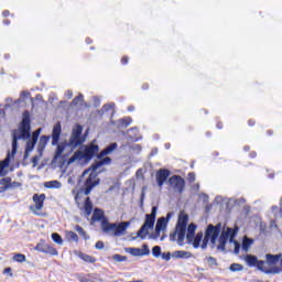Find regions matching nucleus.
Instances as JSON below:
<instances>
[{
  "instance_id": "obj_23",
  "label": "nucleus",
  "mask_w": 282,
  "mask_h": 282,
  "mask_svg": "<svg viewBox=\"0 0 282 282\" xmlns=\"http://www.w3.org/2000/svg\"><path fill=\"white\" fill-rule=\"evenodd\" d=\"M107 219V217H105V212H102V209H98L95 208L94 214H93V221H101Z\"/></svg>"
},
{
  "instance_id": "obj_55",
  "label": "nucleus",
  "mask_w": 282,
  "mask_h": 282,
  "mask_svg": "<svg viewBox=\"0 0 282 282\" xmlns=\"http://www.w3.org/2000/svg\"><path fill=\"white\" fill-rule=\"evenodd\" d=\"M142 87H143V89H149V85H147V84L143 85Z\"/></svg>"
},
{
  "instance_id": "obj_47",
  "label": "nucleus",
  "mask_w": 282,
  "mask_h": 282,
  "mask_svg": "<svg viewBox=\"0 0 282 282\" xmlns=\"http://www.w3.org/2000/svg\"><path fill=\"white\" fill-rule=\"evenodd\" d=\"M188 182L191 183L195 182V173L192 172L188 174Z\"/></svg>"
},
{
  "instance_id": "obj_60",
  "label": "nucleus",
  "mask_w": 282,
  "mask_h": 282,
  "mask_svg": "<svg viewBox=\"0 0 282 282\" xmlns=\"http://www.w3.org/2000/svg\"><path fill=\"white\" fill-rule=\"evenodd\" d=\"M218 129H221V126H218Z\"/></svg>"
},
{
  "instance_id": "obj_28",
  "label": "nucleus",
  "mask_w": 282,
  "mask_h": 282,
  "mask_svg": "<svg viewBox=\"0 0 282 282\" xmlns=\"http://www.w3.org/2000/svg\"><path fill=\"white\" fill-rule=\"evenodd\" d=\"M52 240L54 243H57V246H63V237H61V235L56 232L52 234Z\"/></svg>"
},
{
  "instance_id": "obj_16",
  "label": "nucleus",
  "mask_w": 282,
  "mask_h": 282,
  "mask_svg": "<svg viewBox=\"0 0 282 282\" xmlns=\"http://www.w3.org/2000/svg\"><path fill=\"white\" fill-rule=\"evenodd\" d=\"M169 175H171V172L169 170H159L156 173V183L159 188H162L164 186V182L169 180Z\"/></svg>"
},
{
  "instance_id": "obj_51",
  "label": "nucleus",
  "mask_w": 282,
  "mask_h": 282,
  "mask_svg": "<svg viewBox=\"0 0 282 282\" xmlns=\"http://www.w3.org/2000/svg\"><path fill=\"white\" fill-rule=\"evenodd\" d=\"M2 15L6 17H10V11H3Z\"/></svg>"
},
{
  "instance_id": "obj_43",
  "label": "nucleus",
  "mask_w": 282,
  "mask_h": 282,
  "mask_svg": "<svg viewBox=\"0 0 282 282\" xmlns=\"http://www.w3.org/2000/svg\"><path fill=\"white\" fill-rule=\"evenodd\" d=\"M115 105L113 104H107L104 106L102 110L104 111H110V109H113Z\"/></svg>"
},
{
  "instance_id": "obj_29",
  "label": "nucleus",
  "mask_w": 282,
  "mask_h": 282,
  "mask_svg": "<svg viewBox=\"0 0 282 282\" xmlns=\"http://www.w3.org/2000/svg\"><path fill=\"white\" fill-rule=\"evenodd\" d=\"M152 254L153 257H155L156 259H159V257L162 256V247L161 246H154L152 248Z\"/></svg>"
},
{
  "instance_id": "obj_1",
  "label": "nucleus",
  "mask_w": 282,
  "mask_h": 282,
  "mask_svg": "<svg viewBox=\"0 0 282 282\" xmlns=\"http://www.w3.org/2000/svg\"><path fill=\"white\" fill-rule=\"evenodd\" d=\"M30 111H24L20 127L12 132V150L11 152H8L7 158L0 162V175H6V169L10 166V161L14 160V155H17V150L19 149V140H28L24 151V160H28L30 153L34 151V147H36V142H39V135H41V129L35 130L32 134L30 133Z\"/></svg>"
},
{
  "instance_id": "obj_17",
  "label": "nucleus",
  "mask_w": 282,
  "mask_h": 282,
  "mask_svg": "<svg viewBox=\"0 0 282 282\" xmlns=\"http://www.w3.org/2000/svg\"><path fill=\"white\" fill-rule=\"evenodd\" d=\"M171 219V213L167 214L166 218L165 217H161L158 219L156 221V226L155 228L158 230H161L164 232V230H166V226H169V220Z\"/></svg>"
},
{
  "instance_id": "obj_24",
  "label": "nucleus",
  "mask_w": 282,
  "mask_h": 282,
  "mask_svg": "<svg viewBox=\"0 0 282 282\" xmlns=\"http://www.w3.org/2000/svg\"><path fill=\"white\" fill-rule=\"evenodd\" d=\"M84 210L86 217H89L91 215V212L94 210V205L91 203V198L87 197L84 204Z\"/></svg>"
},
{
  "instance_id": "obj_9",
  "label": "nucleus",
  "mask_w": 282,
  "mask_h": 282,
  "mask_svg": "<svg viewBox=\"0 0 282 282\" xmlns=\"http://www.w3.org/2000/svg\"><path fill=\"white\" fill-rule=\"evenodd\" d=\"M98 153V145L91 143L90 145L84 147V150H77L74 155L68 160V164L74 162H80V160H91L94 155Z\"/></svg>"
},
{
  "instance_id": "obj_18",
  "label": "nucleus",
  "mask_w": 282,
  "mask_h": 282,
  "mask_svg": "<svg viewBox=\"0 0 282 282\" xmlns=\"http://www.w3.org/2000/svg\"><path fill=\"white\" fill-rule=\"evenodd\" d=\"M197 231V225L191 223L187 227V232L185 231V237L187 241H193L195 232Z\"/></svg>"
},
{
  "instance_id": "obj_56",
  "label": "nucleus",
  "mask_w": 282,
  "mask_h": 282,
  "mask_svg": "<svg viewBox=\"0 0 282 282\" xmlns=\"http://www.w3.org/2000/svg\"><path fill=\"white\" fill-rule=\"evenodd\" d=\"M134 149H141L140 144H135Z\"/></svg>"
},
{
  "instance_id": "obj_11",
  "label": "nucleus",
  "mask_w": 282,
  "mask_h": 282,
  "mask_svg": "<svg viewBox=\"0 0 282 282\" xmlns=\"http://www.w3.org/2000/svg\"><path fill=\"white\" fill-rule=\"evenodd\" d=\"M61 133H62V128H61V122H57L54 127H53V132H52V145L56 147V151H55V160H58V158H61L63 155V152L65 151V149H67V142H62L58 144V141L61 140Z\"/></svg>"
},
{
  "instance_id": "obj_32",
  "label": "nucleus",
  "mask_w": 282,
  "mask_h": 282,
  "mask_svg": "<svg viewBox=\"0 0 282 282\" xmlns=\"http://www.w3.org/2000/svg\"><path fill=\"white\" fill-rule=\"evenodd\" d=\"M26 98H30V91L23 90V91L20 94V98L18 99V102H25V99H26Z\"/></svg>"
},
{
  "instance_id": "obj_33",
  "label": "nucleus",
  "mask_w": 282,
  "mask_h": 282,
  "mask_svg": "<svg viewBox=\"0 0 282 282\" xmlns=\"http://www.w3.org/2000/svg\"><path fill=\"white\" fill-rule=\"evenodd\" d=\"M75 230H76V232H78V235H80V237H83V238H85V239H89L88 237H87V232H85V229H83V227H80V226H76L75 227Z\"/></svg>"
},
{
  "instance_id": "obj_35",
  "label": "nucleus",
  "mask_w": 282,
  "mask_h": 282,
  "mask_svg": "<svg viewBox=\"0 0 282 282\" xmlns=\"http://www.w3.org/2000/svg\"><path fill=\"white\" fill-rule=\"evenodd\" d=\"M67 238L69 239V241H78V235H76V232L74 231H68Z\"/></svg>"
},
{
  "instance_id": "obj_34",
  "label": "nucleus",
  "mask_w": 282,
  "mask_h": 282,
  "mask_svg": "<svg viewBox=\"0 0 282 282\" xmlns=\"http://www.w3.org/2000/svg\"><path fill=\"white\" fill-rule=\"evenodd\" d=\"M82 259H83V261H86V263H96V258H94L89 254H83Z\"/></svg>"
},
{
  "instance_id": "obj_27",
  "label": "nucleus",
  "mask_w": 282,
  "mask_h": 282,
  "mask_svg": "<svg viewBox=\"0 0 282 282\" xmlns=\"http://www.w3.org/2000/svg\"><path fill=\"white\" fill-rule=\"evenodd\" d=\"M13 261H17L18 263H25V261H26L25 254H23V253H15L13 256Z\"/></svg>"
},
{
  "instance_id": "obj_20",
  "label": "nucleus",
  "mask_w": 282,
  "mask_h": 282,
  "mask_svg": "<svg viewBox=\"0 0 282 282\" xmlns=\"http://www.w3.org/2000/svg\"><path fill=\"white\" fill-rule=\"evenodd\" d=\"M204 239V232H198L196 236L192 238V241H187V243L193 245V248H199L202 240Z\"/></svg>"
},
{
  "instance_id": "obj_58",
  "label": "nucleus",
  "mask_w": 282,
  "mask_h": 282,
  "mask_svg": "<svg viewBox=\"0 0 282 282\" xmlns=\"http://www.w3.org/2000/svg\"><path fill=\"white\" fill-rule=\"evenodd\" d=\"M161 241H164V236H163V237H161Z\"/></svg>"
},
{
  "instance_id": "obj_46",
  "label": "nucleus",
  "mask_w": 282,
  "mask_h": 282,
  "mask_svg": "<svg viewBox=\"0 0 282 282\" xmlns=\"http://www.w3.org/2000/svg\"><path fill=\"white\" fill-rule=\"evenodd\" d=\"M3 274H9L10 276H13L12 268H6L4 271H3Z\"/></svg>"
},
{
  "instance_id": "obj_14",
  "label": "nucleus",
  "mask_w": 282,
  "mask_h": 282,
  "mask_svg": "<svg viewBox=\"0 0 282 282\" xmlns=\"http://www.w3.org/2000/svg\"><path fill=\"white\" fill-rule=\"evenodd\" d=\"M126 252H129L132 257H149L151 250H149V245H143L142 249L140 248H127Z\"/></svg>"
},
{
  "instance_id": "obj_54",
  "label": "nucleus",
  "mask_w": 282,
  "mask_h": 282,
  "mask_svg": "<svg viewBox=\"0 0 282 282\" xmlns=\"http://www.w3.org/2000/svg\"><path fill=\"white\" fill-rule=\"evenodd\" d=\"M4 25H10V22L8 20L3 21Z\"/></svg>"
},
{
  "instance_id": "obj_25",
  "label": "nucleus",
  "mask_w": 282,
  "mask_h": 282,
  "mask_svg": "<svg viewBox=\"0 0 282 282\" xmlns=\"http://www.w3.org/2000/svg\"><path fill=\"white\" fill-rule=\"evenodd\" d=\"M45 188H63V183L59 181H48L44 183Z\"/></svg>"
},
{
  "instance_id": "obj_12",
  "label": "nucleus",
  "mask_w": 282,
  "mask_h": 282,
  "mask_svg": "<svg viewBox=\"0 0 282 282\" xmlns=\"http://www.w3.org/2000/svg\"><path fill=\"white\" fill-rule=\"evenodd\" d=\"M33 202L34 205H31L29 207V209L31 210V213H33V215H41V213H39V210H43V206L45 204V194H34L33 195Z\"/></svg>"
},
{
  "instance_id": "obj_15",
  "label": "nucleus",
  "mask_w": 282,
  "mask_h": 282,
  "mask_svg": "<svg viewBox=\"0 0 282 282\" xmlns=\"http://www.w3.org/2000/svg\"><path fill=\"white\" fill-rule=\"evenodd\" d=\"M35 250L37 252H43L44 254H51V257L58 256V251L54 247H52L47 243H37L35 246Z\"/></svg>"
},
{
  "instance_id": "obj_38",
  "label": "nucleus",
  "mask_w": 282,
  "mask_h": 282,
  "mask_svg": "<svg viewBox=\"0 0 282 282\" xmlns=\"http://www.w3.org/2000/svg\"><path fill=\"white\" fill-rule=\"evenodd\" d=\"M131 122H132L131 117H127V118L121 119L122 127H129V124H131Z\"/></svg>"
},
{
  "instance_id": "obj_57",
  "label": "nucleus",
  "mask_w": 282,
  "mask_h": 282,
  "mask_svg": "<svg viewBox=\"0 0 282 282\" xmlns=\"http://www.w3.org/2000/svg\"><path fill=\"white\" fill-rule=\"evenodd\" d=\"M250 148H248V147H245V151H248Z\"/></svg>"
},
{
  "instance_id": "obj_4",
  "label": "nucleus",
  "mask_w": 282,
  "mask_h": 282,
  "mask_svg": "<svg viewBox=\"0 0 282 282\" xmlns=\"http://www.w3.org/2000/svg\"><path fill=\"white\" fill-rule=\"evenodd\" d=\"M188 226V216L186 213L181 212L178 215V220L176 223V227L174 232L170 235V239L172 241H177L178 246L184 243V239H186V227Z\"/></svg>"
},
{
  "instance_id": "obj_13",
  "label": "nucleus",
  "mask_w": 282,
  "mask_h": 282,
  "mask_svg": "<svg viewBox=\"0 0 282 282\" xmlns=\"http://www.w3.org/2000/svg\"><path fill=\"white\" fill-rule=\"evenodd\" d=\"M169 184L172 186L174 193H184L186 181L178 175H174L169 178Z\"/></svg>"
},
{
  "instance_id": "obj_36",
  "label": "nucleus",
  "mask_w": 282,
  "mask_h": 282,
  "mask_svg": "<svg viewBox=\"0 0 282 282\" xmlns=\"http://www.w3.org/2000/svg\"><path fill=\"white\" fill-rule=\"evenodd\" d=\"M80 102H83V95L75 97L72 101V105L73 107H77V105H80Z\"/></svg>"
},
{
  "instance_id": "obj_50",
  "label": "nucleus",
  "mask_w": 282,
  "mask_h": 282,
  "mask_svg": "<svg viewBox=\"0 0 282 282\" xmlns=\"http://www.w3.org/2000/svg\"><path fill=\"white\" fill-rule=\"evenodd\" d=\"M18 186H21V183H19V182H13V183H11V188H12V187H18Z\"/></svg>"
},
{
  "instance_id": "obj_21",
  "label": "nucleus",
  "mask_w": 282,
  "mask_h": 282,
  "mask_svg": "<svg viewBox=\"0 0 282 282\" xmlns=\"http://www.w3.org/2000/svg\"><path fill=\"white\" fill-rule=\"evenodd\" d=\"M173 259H191L193 254L189 251H174L172 252Z\"/></svg>"
},
{
  "instance_id": "obj_42",
  "label": "nucleus",
  "mask_w": 282,
  "mask_h": 282,
  "mask_svg": "<svg viewBox=\"0 0 282 282\" xmlns=\"http://www.w3.org/2000/svg\"><path fill=\"white\" fill-rule=\"evenodd\" d=\"M96 250H104L105 249V242L97 241L95 245Z\"/></svg>"
},
{
  "instance_id": "obj_52",
  "label": "nucleus",
  "mask_w": 282,
  "mask_h": 282,
  "mask_svg": "<svg viewBox=\"0 0 282 282\" xmlns=\"http://www.w3.org/2000/svg\"><path fill=\"white\" fill-rule=\"evenodd\" d=\"M134 107L133 106H130V107H128V111H134Z\"/></svg>"
},
{
  "instance_id": "obj_48",
  "label": "nucleus",
  "mask_w": 282,
  "mask_h": 282,
  "mask_svg": "<svg viewBox=\"0 0 282 282\" xmlns=\"http://www.w3.org/2000/svg\"><path fill=\"white\" fill-rule=\"evenodd\" d=\"M121 63H122V65H127V63H129V57L128 56L123 57L121 59Z\"/></svg>"
},
{
  "instance_id": "obj_40",
  "label": "nucleus",
  "mask_w": 282,
  "mask_h": 282,
  "mask_svg": "<svg viewBox=\"0 0 282 282\" xmlns=\"http://www.w3.org/2000/svg\"><path fill=\"white\" fill-rule=\"evenodd\" d=\"M162 230H158V228H155L154 232L150 234V239H158L161 235Z\"/></svg>"
},
{
  "instance_id": "obj_39",
  "label": "nucleus",
  "mask_w": 282,
  "mask_h": 282,
  "mask_svg": "<svg viewBox=\"0 0 282 282\" xmlns=\"http://www.w3.org/2000/svg\"><path fill=\"white\" fill-rule=\"evenodd\" d=\"M206 261L208 263V265L213 267V265H217V259H215L214 257H207Z\"/></svg>"
},
{
  "instance_id": "obj_41",
  "label": "nucleus",
  "mask_w": 282,
  "mask_h": 282,
  "mask_svg": "<svg viewBox=\"0 0 282 282\" xmlns=\"http://www.w3.org/2000/svg\"><path fill=\"white\" fill-rule=\"evenodd\" d=\"M161 257L164 261H171V257H173V254H171V252H163Z\"/></svg>"
},
{
  "instance_id": "obj_59",
  "label": "nucleus",
  "mask_w": 282,
  "mask_h": 282,
  "mask_svg": "<svg viewBox=\"0 0 282 282\" xmlns=\"http://www.w3.org/2000/svg\"><path fill=\"white\" fill-rule=\"evenodd\" d=\"M218 129H221V126H218Z\"/></svg>"
},
{
  "instance_id": "obj_10",
  "label": "nucleus",
  "mask_w": 282,
  "mask_h": 282,
  "mask_svg": "<svg viewBox=\"0 0 282 282\" xmlns=\"http://www.w3.org/2000/svg\"><path fill=\"white\" fill-rule=\"evenodd\" d=\"M155 217H158V207L153 206L151 214L145 215L144 224L139 229L137 237L140 239H147L149 230H153L155 226Z\"/></svg>"
},
{
  "instance_id": "obj_8",
  "label": "nucleus",
  "mask_w": 282,
  "mask_h": 282,
  "mask_svg": "<svg viewBox=\"0 0 282 282\" xmlns=\"http://www.w3.org/2000/svg\"><path fill=\"white\" fill-rule=\"evenodd\" d=\"M87 140V138H85V135H83V126L80 124H76L70 133V138L68 140V142H66L68 149H70V151H76V149H78V147H83V144H85V141Z\"/></svg>"
},
{
  "instance_id": "obj_30",
  "label": "nucleus",
  "mask_w": 282,
  "mask_h": 282,
  "mask_svg": "<svg viewBox=\"0 0 282 282\" xmlns=\"http://www.w3.org/2000/svg\"><path fill=\"white\" fill-rule=\"evenodd\" d=\"M0 184H3L4 188H11V184H12V178L10 177H4L0 181Z\"/></svg>"
},
{
  "instance_id": "obj_2",
  "label": "nucleus",
  "mask_w": 282,
  "mask_h": 282,
  "mask_svg": "<svg viewBox=\"0 0 282 282\" xmlns=\"http://www.w3.org/2000/svg\"><path fill=\"white\" fill-rule=\"evenodd\" d=\"M282 259V254H271V253H267L265 254V260H259L256 256L252 254H247L246 257V261L247 264L250 268H257L258 270H260V272H264V274H281L282 269L280 267H271L270 269H268L267 265H276L279 263V260Z\"/></svg>"
},
{
  "instance_id": "obj_31",
  "label": "nucleus",
  "mask_w": 282,
  "mask_h": 282,
  "mask_svg": "<svg viewBox=\"0 0 282 282\" xmlns=\"http://www.w3.org/2000/svg\"><path fill=\"white\" fill-rule=\"evenodd\" d=\"M229 270H231V272H241V270H243V265H241L239 263H232L229 267Z\"/></svg>"
},
{
  "instance_id": "obj_26",
  "label": "nucleus",
  "mask_w": 282,
  "mask_h": 282,
  "mask_svg": "<svg viewBox=\"0 0 282 282\" xmlns=\"http://www.w3.org/2000/svg\"><path fill=\"white\" fill-rule=\"evenodd\" d=\"M253 241L252 239L245 237L242 240V250L245 252H248V250H250V246H252Z\"/></svg>"
},
{
  "instance_id": "obj_53",
  "label": "nucleus",
  "mask_w": 282,
  "mask_h": 282,
  "mask_svg": "<svg viewBox=\"0 0 282 282\" xmlns=\"http://www.w3.org/2000/svg\"><path fill=\"white\" fill-rule=\"evenodd\" d=\"M249 126H250V127H253V126H254V121L249 120Z\"/></svg>"
},
{
  "instance_id": "obj_3",
  "label": "nucleus",
  "mask_w": 282,
  "mask_h": 282,
  "mask_svg": "<svg viewBox=\"0 0 282 282\" xmlns=\"http://www.w3.org/2000/svg\"><path fill=\"white\" fill-rule=\"evenodd\" d=\"M105 164H111V158L105 156L100 159L98 162L91 165V169L85 170L83 173V177L88 175L85 182V192L84 195H89L98 184H100V178L96 175V171L100 169V166H105Z\"/></svg>"
},
{
  "instance_id": "obj_5",
  "label": "nucleus",
  "mask_w": 282,
  "mask_h": 282,
  "mask_svg": "<svg viewBox=\"0 0 282 282\" xmlns=\"http://www.w3.org/2000/svg\"><path fill=\"white\" fill-rule=\"evenodd\" d=\"M237 230L238 229H232L230 227H227L226 230H223L218 239L219 245L217 246V250L226 252V243H228L229 240L230 243H235V254H239V250H241V245L237 240H235V237L237 236Z\"/></svg>"
},
{
  "instance_id": "obj_37",
  "label": "nucleus",
  "mask_w": 282,
  "mask_h": 282,
  "mask_svg": "<svg viewBox=\"0 0 282 282\" xmlns=\"http://www.w3.org/2000/svg\"><path fill=\"white\" fill-rule=\"evenodd\" d=\"M112 259L113 261H117V263H122V261H127V257L120 254H115Z\"/></svg>"
},
{
  "instance_id": "obj_45",
  "label": "nucleus",
  "mask_w": 282,
  "mask_h": 282,
  "mask_svg": "<svg viewBox=\"0 0 282 282\" xmlns=\"http://www.w3.org/2000/svg\"><path fill=\"white\" fill-rule=\"evenodd\" d=\"M74 96V93L72 90H67L66 94H65V97L69 100L72 99Z\"/></svg>"
},
{
  "instance_id": "obj_22",
  "label": "nucleus",
  "mask_w": 282,
  "mask_h": 282,
  "mask_svg": "<svg viewBox=\"0 0 282 282\" xmlns=\"http://www.w3.org/2000/svg\"><path fill=\"white\" fill-rule=\"evenodd\" d=\"M118 149V143H110L106 149L100 152L99 158H105V155H109L113 153Z\"/></svg>"
},
{
  "instance_id": "obj_44",
  "label": "nucleus",
  "mask_w": 282,
  "mask_h": 282,
  "mask_svg": "<svg viewBox=\"0 0 282 282\" xmlns=\"http://www.w3.org/2000/svg\"><path fill=\"white\" fill-rule=\"evenodd\" d=\"M32 164H33V169H36V165L39 164V156H33L31 160Z\"/></svg>"
},
{
  "instance_id": "obj_6",
  "label": "nucleus",
  "mask_w": 282,
  "mask_h": 282,
  "mask_svg": "<svg viewBox=\"0 0 282 282\" xmlns=\"http://www.w3.org/2000/svg\"><path fill=\"white\" fill-rule=\"evenodd\" d=\"M131 226L129 221H121L119 224L109 223L108 219H104L101 221V230L107 235H113V237H122V235H127V228Z\"/></svg>"
},
{
  "instance_id": "obj_19",
  "label": "nucleus",
  "mask_w": 282,
  "mask_h": 282,
  "mask_svg": "<svg viewBox=\"0 0 282 282\" xmlns=\"http://www.w3.org/2000/svg\"><path fill=\"white\" fill-rule=\"evenodd\" d=\"M47 142H50V135H42L40 138V142L37 145V151L40 152V155H42L43 151H45V147H47Z\"/></svg>"
},
{
  "instance_id": "obj_7",
  "label": "nucleus",
  "mask_w": 282,
  "mask_h": 282,
  "mask_svg": "<svg viewBox=\"0 0 282 282\" xmlns=\"http://www.w3.org/2000/svg\"><path fill=\"white\" fill-rule=\"evenodd\" d=\"M219 235H221V223L214 226L213 224L208 225L205 230V237L200 245L202 250H206L208 248V242L210 241L212 246L217 243V239H219Z\"/></svg>"
},
{
  "instance_id": "obj_49",
  "label": "nucleus",
  "mask_w": 282,
  "mask_h": 282,
  "mask_svg": "<svg viewBox=\"0 0 282 282\" xmlns=\"http://www.w3.org/2000/svg\"><path fill=\"white\" fill-rule=\"evenodd\" d=\"M144 197H145V193L144 191L141 193V206H143L144 204Z\"/></svg>"
}]
</instances>
